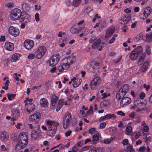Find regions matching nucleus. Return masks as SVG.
Here are the masks:
<instances>
[{"mask_svg": "<svg viewBox=\"0 0 152 152\" xmlns=\"http://www.w3.org/2000/svg\"><path fill=\"white\" fill-rule=\"evenodd\" d=\"M41 115L39 113H36L30 115L29 116V120L31 121H34L35 120L39 119Z\"/></svg>", "mask_w": 152, "mask_h": 152, "instance_id": "dca6fc26", "label": "nucleus"}, {"mask_svg": "<svg viewBox=\"0 0 152 152\" xmlns=\"http://www.w3.org/2000/svg\"><path fill=\"white\" fill-rule=\"evenodd\" d=\"M114 31L113 28H109L107 31L105 37L106 38H108L110 37L113 34Z\"/></svg>", "mask_w": 152, "mask_h": 152, "instance_id": "393cba45", "label": "nucleus"}, {"mask_svg": "<svg viewBox=\"0 0 152 152\" xmlns=\"http://www.w3.org/2000/svg\"><path fill=\"white\" fill-rule=\"evenodd\" d=\"M71 115L69 113L65 114L63 119L62 124L64 129H66L69 124L71 120Z\"/></svg>", "mask_w": 152, "mask_h": 152, "instance_id": "0eeeda50", "label": "nucleus"}, {"mask_svg": "<svg viewBox=\"0 0 152 152\" xmlns=\"http://www.w3.org/2000/svg\"><path fill=\"white\" fill-rule=\"evenodd\" d=\"M137 103L136 104L135 103L133 105H131L130 107V108L131 109H135L137 108Z\"/></svg>", "mask_w": 152, "mask_h": 152, "instance_id": "680f3d73", "label": "nucleus"}, {"mask_svg": "<svg viewBox=\"0 0 152 152\" xmlns=\"http://www.w3.org/2000/svg\"><path fill=\"white\" fill-rule=\"evenodd\" d=\"M143 87L147 91H148L150 88V86L149 85H147L145 84H144L143 85Z\"/></svg>", "mask_w": 152, "mask_h": 152, "instance_id": "603ef678", "label": "nucleus"}, {"mask_svg": "<svg viewBox=\"0 0 152 152\" xmlns=\"http://www.w3.org/2000/svg\"><path fill=\"white\" fill-rule=\"evenodd\" d=\"M35 19L37 22H39L40 20L39 15V13H36L35 15Z\"/></svg>", "mask_w": 152, "mask_h": 152, "instance_id": "c03bdc74", "label": "nucleus"}, {"mask_svg": "<svg viewBox=\"0 0 152 152\" xmlns=\"http://www.w3.org/2000/svg\"><path fill=\"white\" fill-rule=\"evenodd\" d=\"M107 119H114L116 118V116L114 114H108L106 115Z\"/></svg>", "mask_w": 152, "mask_h": 152, "instance_id": "c9c22d12", "label": "nucleus"}, {"mask_svg": "<svg viewBox=\"0 0 152 152\" xmlns=\"http://www.w3.org/2000/svg\"><path fill=\"white\" fill-rule=\"evenodd\" d=\"M100 18V17L99 16L98 14L97 13L96 14L94 17L93 18L92 21L94 22L96 19H99Z\"/></svg>", "mask_w": 152, "mask_h": 152, "instance_id": "49530a36", "label": "nucleus"}, {"mask_svg": "<svg viewBox=\"0 0 152 152\" xmlns=\"http://www.w3.org/2000/svg\"><path fill=\"white\" fill-rule=\"evenodd\" d=\"M96 39V37L94 36L92 37L90 40H89V42L90 43H92Z\"/></svg>", "mask_w": 152, "mask_h": 152, "instance_id": "69168bd1", "label": "nucleus"}, {"mask_svg": "<svg viewBox=\"0 0 152 152\" xmlns=\"http://www.w3.org/2000/svg\"><path fill=\"white\" fill-rule=\"evenodd\" d=\"M81 0H74L73 2V5L75 7L78 6L80 4Z\"/></svg>", "mask_w": 152, "mask_h": 152, "instance_id": "ea45409f", "label": "nucleus"}, {"mask_svg": "<svg viewBox=\"0 0 152 152\" xmlns=\"http://www.w3.org/2000/svg\"><path fill=\"white\" fill-rule=\"evenodd\" d=\"M34 42L32 40L27 39L24 43V47L27 50L31 49L34 46Z\"/></svg>", "mask_w": 152, "mask_h": 152, "instance_id": "9b49d317", "label": "nucleus"}, {"mask_svg": "<svg viewBox=\"0 0 152 152\" xmlns=\"http://www.w3.org/2000/svg\"><path fill=\"white\" fill-rule=\"evenodd\" d=\"M0 137L4 142H6L9 140L8 135L5 132H2L1 133Z\"/></svg>", "mask_w": 152, "mask_h": 152, "instance_id": "aec40b11", "label": "nucleus"}, {"mask_svg": "<svg viewBox=\"0 0 152 152\" xmlns=\"http://www.w3.org/2000/svg\"><path fill=\"white\" fill-rule=\"evenodd\" d=\"M35 108V106L34 104L32 103H29L27 107V110L28 112L30 113L33 111Z\"/></svg>", "mask_w": 152, "mask_h": 152, "instance_id": "cd10ccee", "label": "nucleus"}, {"mask_svg": "<svg viewBox=\"0 0 152 152\" xmlns=\"http://www.w3.org/2000/svg\"><path fill=\"white\" fill-rule=\"evenodd\" d=\"M4 47L7 50L12 51L14 48V45L10 42H7L5 44Z\"/></svg>", "mask_w": 152, "mask_h": 152, "instance_id": "f3484780", "label": "nucleus"}, {"mask_svg": "<svg viewBox=\"0 0 152 152\" xmlns=\"http://www.w3.org/2000/svg\"><path fill=\"white\" fill-rule=\"evenodd\" d=\"M152 11L151 7H146L140 11L139 14V17L141 19H145L150 15Z\"/></svg>", "mask_w": 152, "mask_h": 152, "instance_id": "20e7f679", "label": "nucleus"}, {"mask_svg": "<svg viewBox=\"0 0 152 152\" xmlns=\"http://www.w3.org/2000/svg\"><path fill=\"white\" fill-rule=\"evenodd\" d=\"M21 55L18 53H15L12 55L11 58V61L12 62H15L17 61L20 59Z\"/></svg>", "mask_w": 152, "mask_h": 152, "instance_id": "6ab92c4d", "label": "nucleus"}, {"mask_svg": "<svg viewBox=\"0 0 152 152\" xmlns=\"http://www.w3.org/2000/svg\"><path fill=\"white\" fill-rule=\"evenodd\" d=\"M21 13L20 10L17 8L14 9L11 11L10 18L13 20H17L21 16Z\"/></svg>", "mask_w": 152, "mask_h": 152, "instance_id": "423d86ee", "label": "nucleus"}, {"mask_svg": "<svg viewBox=\"0 0 152 152\" xmlns=\"http://www.w3.org/2000/svg\"><path fill=\"white\" fill-rule=\"evenodd\" d=\"M138 53H136L135 50H133L130 53L129 57L131 60H134L136 59L138 57Z\"/></svg>", "mask_w": 152, "mask_h": 152, "instance_id": "a878e982", "label": "nucleus"}, {"mask_svg": "<svg viewBox=\"0 0 152 152\" xmlns=\"http://www.w3.org/2000/svg\"><path fill=\"white\" fill-rule=\"evenodd\" d=\"M58 56L57 55H53L49 62V65L51 66L56 65L59 61Z\"/></svg>", "mask_w": 152, "mask_h": 152, "instance_id": "9d476101", "label": "nucleus"}, {"mask_svg": "<svg viewBox=\"0 0 152 152\" xmlns=\"http://www.w3.org/2000/svg\"><path fill=\"white\" fill-rule=\"evenodd\" d=\"M28 140L26 134L20 133L18 137L17 143L15 146V149L18 151L24 148L27 144Z\"/></svg>", "mask_w": 152, "mask_h": 152, "instance_id": "7ed1b4c3", "label": "nucleus"}, {"mask_svg": "<svg viewBox=\"0 0 152 152\" xmlns=\"http://www.w3.org/2000/svg\"><path fill=\"white\" fill-rule=\"evenodd\" d=\"M129 141L128 139H124L122 141V143L124 145H125L128 144Z\"/></svg>", "mask_w": 152, "mask_h": 152, "instance_id": "6e6d98bb", "label": "nucleus"}, {"mask_svg": "<svg viewBox=\"0 0 152 152\" xmlns=\"http://www.w3.org/2000/svg\"><path fill=\"white\" fill-rule=\"evenodd\" d=\"M92 48L93 49H96L99 50H102V46L101 45L100 39H99L97 40L93 43L92 45Z\"/></svg>", "mask_w": 152, "mask_h": 152, "instance_id": "ddd939ff", "label": "nucleus"}, {"mask_svg": "<svg viewBox=\"0 0 152 152\" xmlns=\"http://www.w3.org/2000/svg\"><path fill=\"white\" fill-rule=\"evenodd\" d=\"M75 57L73 56H70L63 59L61 61L62 65L59 66L56 68V73L60 74L63 72L64 69H68L71 65L75 62Z\"/></svg>", "mask_w": 152, "mask_h": 152, "instance_id": "f257e3e1", "label": "nucleus"}, {"mask_svg": "<svg viewBox=\"0 0 152 152\" xmlns=\"http://www.w3.org/2000/svg\"><path fill=\"white\" fill-rule=\"evenodd\" d=\"M149 128L148 126H145L143 127V131L145 132H147L148 131Z\"/></svg>", "mask_w": 152, "mask_h": 152, "instance_id": "0e129e2a", "label": "nucleus"}, {"mask_svg": "<svg viewBox=\"0 0 152 152\" xmlns=\"http://www.w3.org/2000/svg\"><path fill=\"white\" fill-rule=\"evenodd\" d=\"M7 95L8 99L9 100H11L15 96V94H8Z\"/></svg>", "mask_w": 152, "mask_h": 152, "instance_id": "8fccbe9b", "label": "nucleus"}, {"mask_svg": "<svg viewBox=\"0 0 152 152\" xmlns=\"http://www.w3.org/2000/svg\"><path fill=\"white\" fill-rule=\"evenodd\" d=\"M117 114L119 115H120L122 116H124L125 115V113H123L121 111H118L117 113Z\"/></svg>", "mask_w": 152, "mask_h": 152, "instance_id": "bf43d9fd", "label": "nucleus"}, {"mask_svg": "<svg viewBox=\"0 0 152 152\" xmlns=\"http://www.w3.org/2000/svg\"><path fill=\"white\" fill-rule=\"evenodd\" d=\"M45 123L49 130L46 132V135L52 137L54 136L56 132V127L59 124L56 122L50 120H47Z\"/></svg>", "mask_w": 152, "mask_h": 152, "instance_id": "f03ea898", "label": "nucleus"}, {"mask_svg": "<svg viewBox=\"0 0 152 152\" xmlns=\"http://www.w3.org/2000/svg\"><path fill=\"white\" fill-rule=\"evenodd\" d=\"M111 140L110 139H105L104 140V142L105 144H109L111 142Z\"/></svg>", "mask_w": 152, "mask_h": 152, "instance_id": "13d9d810", "label": "nucleus"}, {"mask_svg": "<svg viewBox=\"0 0 152 152\" xmlns=\"http://www.w3.org/2000/svg\"><path fill=\"white\" fill-rule=\"evenodd\" d=\"M21 19L24 23H26L30 21L29 15L26 14H24L21 16Z\"/></svg>", "mask_w": 152, "mask_h": 152, "instance_id": "b1692460", "label": "nucleus"}, {"mask_svg": "<svg viewBox=\"0 0 152 152\" xmlns=\"http://www.w3.org/2000/svg\"><path fill=\"white\" fill-rule=\"evenodd\" d=\"M39 103L42 107H46L48 105V100L45 98H42L40 99Z\"/></svg>", "mask_w": 152, "mask_h": 152, "instance_id": "412c9836", "label": "nucleus"}, {"mask_svg": "<svg viewBox=\"0 0 152 152\" xmlns=\"http://www.w3.org/2000/svg\"><path fill=\"white\" fill-rule=\"evenodd\" d=\"M72 81H73L72 82L73 87L74 88H76L81 84L82 80L80 78L74 77L72 78Z\"/></svg>", "mask_w": 152, "mask_h": 152, "instance_id": "4468645a", "label": "nucleus"}, {"mask_svg": "<svg viewBox=\"0 0 152 152\" xmlns=\"http://www.w3.org/2000/svg\"><path fill=\"white\" fill-rule=\"evenodd\" d=\"M34 57L35 58V53L34 54L31 53L28 56V58L29 59H33Z\"/></svg>", "mask_w": 152, "mask_h": 152, "instance_id": "de8ad7c7", "label": "nucleus"}, {"mask_svg": "<svg viewBox=\"0 0 152 152\" xmlns=\"http://www.w3.org/2000/svg\"><path fill=\"white\" fill-rule=\"evenodd\" d=\"M106 123L105 122L101 123L99 125V126L100 128L103 129L106 126Z\"/></svg>", "mask_w": 152, "mask_h": 152, "instance_id": "864d4df0", "label": "nucleus"}, {"mask_svg": "<svg viewBox=\"0 0 152 152\" xmlns=\"http://www.w3.org/2000/svg\"><path fill=\"white\" fill-rule=\"evenodd\" d=\"M152 40V36L150 33L146 36V39L145 40L147 42H150Z\"/></svg>", "mask_w": 152, "mask_h": 152, "instance_id": "4c0bfd02", "label": "nucleus"}, {"mask_svg": "<svg viewBox=\"0 0 152 152\" xmlns=\"http://www.w3.org/2000/svg\"><path fill=\"white\" fill-rule=\"evenodd\" d=\"M8 31L10 35L14 37H17L20 33L19 30L12 26H11L9 27Z\"/></svg>", "mask_w": 152, "mask_h": 152, "instance_id": "1a4fd4ad", "label": "nucleus"}, {"mask_svg": "<svg viewBox=\"0 0 152 152\" xmlns=\"http://www.w3.org/2000/svg\"><path fill=\"white\" fill-rule=\"evenodd\" d=\"M39 133L31 132V138L33 140L37 139L39 137Z\"/></svg>", "mask_w": 152, "mask_h": 152, "instance_id": "473e14b6", "label": "nucleus"}, {"mask_svg": "<svg viewBox=\"0 0 152 152\" xmlns=\"http://www.w3.org/2000/svg\"><path fill=\"white\" fill-rule=\"evenodd\" d=\"M100 134L99 133V134H94L92 137V140L94 142L98 141L99 139V137H100Z\"/></svg>", "mask_w": 152, "mask_h": 152, "instance_id": "72a5a7b5", "label": "nucleus"}, {"mask_svg": "<svg viewBox=\"0 0 152 152\" xmlns=\"http://www.w3.org/2000/svg\"><path fill=\"white\" fill-rule=\"evenodd\" d=\"M31 132L40 134V130L39 126L38 125L34 126L33 129L31 130Z\"/></svg>", "mask_w": 152, "mask_h": 152, "instance_id": "c85d7f7f", "label": "nucleus"}, {"mask_svg": "<svg viewBox=\"0 0 152 152\" xmlns=\"http://www.w3.org/2000/svg\"><path fill=\"white\" fill-rule=\"evenodd\" d=\"M47 50L46 48L44 46H40L35 52V58L40 59L45 54Z\"/></svg>", "mask_w": 152, "mask_h": 152, "instance_id": "39448f33", "label": "nucleus"}, {"mask_svg": "<svg viewBox=\"0 0 152 152\" xmlns=\"http://www.w3.org/2000/svg\"><path fill=\"white\" fill-rule=\"evenodd\" d=\"M6 78H7L6 77H5L3 78V80L4 81V83L5 86H6L7 87V86L8 87L9 83H10V81L8 79L6 80Z\"/></svg>", "mask_w": 152, "mask_h": 152, "instance_id": "a18cd8bd", "label": "nucleus"}, {"mask_svg": "<svg viewBox=\"0 0 152 152\" xmlns=\"http://www.w3.org/2000/svg\"><path fill=\"white\" fill-rule=\"evenodd\" d=\"M119 90L126 94L128 91V85L127 84L124 85Z\"/></svg>", "mask_w": 152, "mask_h": 152, "instance_id": "c756f323", "label": "nucleus"}, {"mask_svg": "<svg viewBox=\"0 0 152 152\" xmlns=\"http://www.w3.org/2000/svg\"><path fill=\"white\" fill-rule=\"evenodd\" d=\"M144 105L143 104L138 101L136 112L138 113L142 111L144 109Z\"/></svg>", "mask_w": 152, "mask_h": 152, "instance_id": "bb28decb", "label": "nucleus"}, {"mask_svg": "<svg viewBox=\"0 0 152 152\" xmlns=\"http://www.w3.org/2000/svg\"><path fill=\"white\" fill-rule=\"evenodd\" d=\"M145 57V53H142L141 55L139 57V58H141L142 59L144 60Z\"/></svg>", "mask_w": 152, "mask_h": 152, "instance_id": "774afa93", "label": "nucleus"}, {"mask_svg": "<svg viewBox=\"0 0 152 152\" xmlns=\"http://www.w3.org/2000/svg\"><path fill=\"white\" fill-rule=\"evenodd\" d=\"M144 60L139 58L137 62V64L139 66H140L142 65L143 62Z\"/></svg>", "mask_w": 152, "mask_h": 152, "instance_id": "3c124183", "label": "nucleus"}, {"mask_svg": "<svg viewBox=\"0 0 152 152\" xmlns=\"http://www.w3.org/2000/svg\"><path fill=\"white\" fill-rule=\"evenodd\" d=\"M134 50H135L136 53H138L139 54L140 53L142 52V48L141 46H139L134 49Z\"/></svg>", "mask_w": 152, "mask_h": 152, "instance_id": "e433bc0d", "label": "nucleus"}, {"mask_svg": "<svg viewBox=\"0 0 152 152\" xmlns=\"http://www.w3.org/2000/svg\"><path fill=\"white\" fill-rule=\"evenodd\" d=\"M102 82L101 79L99 77H96L91 80L90 85V87L92 90L96 88L97 86L99 85Z\"/></svg>", "mask_w": 152, "mask_h": 152, "instance_id": "6e6552de", "label": "nucleus"}, {"mask_svg": "<svg viewBox=\"0 0 152 152\" xmlns=\"http://www.w3.org/2000/svg\"><path fill=\"white\" fill-rule=\"evenodd\" d=\"M126 134L127 135H129L131 132L132 130V128L130 126H128L126 128Z\"/></svg>", "mask_w": 152, "mask_h": 152, "instance_id": "58836bf2", "label": "nucleus"}, {"mask_svg": "<svg viewBox=\"0 0 152 152\" xmlns=\"http://www.w3.org/2000/svg\"><path fill=\"white\" fill-rule=\"evenodd\" d=\"M57 96L56 95H53L52 96L51 104L52 106H54L55 105L57 101Z\"/></svg>", "mask_w": 152, "mask_h": 152, "instance_id": "2f4dec72", "label": "nucleus"}, {"mask_svg": "<svg viewBox=\"0 0 152 152\" xmlns=\"http://www.w3.org/2000/svg\"><path fill=\"white\" fill-rule=\"evenodd\" d=\"M89 30L86 28H82V32L84 34L86 35L89 33Z\"/></svg>", "mask_w": 152, "mask_h": 152, "instance_id": "37998d69", "label": "nucleus"}, {"mask_svg": "<svg viewBox=\"0 0 152 152\" xmlns=\"http://www.w3.org/2000/svg\"><path fill=\"white\" fill-rule=\"evenodd\" d=\"M146 148L145 146L140 147L139 148V151L141 152H145Z\"/></svg>", "mask_w": 152, "mask_h": 152, "instance_id": "4d7b16f0", "label": "nucleus"}, {"mask_svg": "<svg viewBox=\"0 0 152 152\" xmlns=\"http://www.w3.org/2000/svg\"><path fill=\"white\" fill-rule=\"evenodd\" d=\"M71 33L73 34H77V31H76V29L74 27H72L71 29Z\"/></svg>", "mask_w": 152, "mask_h": 152, "instance_id": "052dcab7", "label": "nucleus"}, {"mask_svg": "<svg viewBox=\"0 0 152 152\" xmlns=\"http://www.w3.org/2000/svg\"><path fill=\"white\" fill-rule=\"evenodd\" d=\"M149 66V62L147 61H146L144 62L140 69V70L142 72H145L148 69Z\"/></svg>", "mask_w": 152, "mask_h": 152, "instance_id": "a211bd4d", "label": "nucleus"}, {"mask_svg": "<svg viewBox=\"0 0 152 152\" xmlns=\"http://www.w3.org/2000/svg\"><path fill=\"white\" fill-rule=\"evenodd\" d=\"M130 19V17L126 16L122 18L121 19L119 20L118 22L121 25H124L128 22Z\"/></svg>", "mask_w": 152, "mask_h": 152, "instance_id": "5701e85b", "label": "nucleus"}, {"mask_svg": "<svg viewBox=\"0 0 152 152\" xmlns=\"http://www.w3.org/2000/svg\"><path fill=\"white\" fill-rule=\"evenodd\" d=\"M72 132V131L71 130L68 131L67 132H66L65 133V135L66 137H68V136H69L70 135L71 133Z\"/></svg>", "mask_w": 152, "mask_h": 152, "instance_id": "338daca9", "label": "nucleus"}, {"mask_svg": "<svg viewBox=\"0 0 152 152\" xmlns=\"http://www.w3.org/2000/svg\"><path fill=\"white\" fill-rule=\"evenodd\" d=\"M101 65V63L96 61H92L90 64V66L93 69L96 70L100 68Z\"/></svg>", "mask_w": 152, "mask_h": 152, "instance_id": "4be33fe9", "label": "nucleus"}, {"mask_svg": "<svg viewBox=\"0 0 152 152\" xmlns=\"http://www.w3.org/2000/svg\"><path fill=\"white\" fill-rule=\"evenodd\" d=\"M32 99H29V98H27L25 100L24 102H25V105H26L28 104L29 103H31V102L32 101Z\"/></svg>", "mask_w": 152, "mask_h": 152, "instance_id": "09e8293b", "label": "nucleus"}, {"mask_svg": "<svg viewBox=\"0 0 152 152\" xmlns=\"http://www.w3.org/2000/svg\"><path fill=\"white\" fill-rule=\"evenodd\" d=\"M131 102V100L129 97L125 96L122 98L120 103V105L121 107H123L125 105L130 104Z\"/></svg>", "mask_w": 152, "mask_h": 152, "instance_id": "f8f14e48", "label": "nucleus"}, {"mask_svg": "<svg viewBox=\"0 0 152 152\" xmlns=\"http://www.w3.org/2000/svg\"><path fill=\"white\" fill-rule=\"evenodd\" d=\"M88 132L90 134H99V132L96 130V128L95 127L92 128L88 130Z\"/></svg>", "mask_w": 152, "mask_h": 152, "instance_id": "f704fd0d", "label": "nucleus"}, {"mask_svg": "<svg viewBox=\"0 0 152 152\" xmlns=\"http://www.w3.org/2000/svg\"><path fill=\"white\" fill-rule=\"evenodd\" d=\"M0 150L1 151H6L8 149L4 145H2L0 146Z\"/></svg>", "mask_w": 152, "mask_h": 152, "instance_id": "79ce46f5", "label": "nucleus"}, {"mask_svg": "<svg viewBox=\"0 0 152 152\" xmlns=\"http://www.w3.org/2000/svg\"><path fill=\"white\" fill-rule=\"evenodd\" d=\"M69 104L67 101H65L63 99H60L58 101V104L57 107L56 111H59L64 104L66 105Z\"/></svg>", "mask_w": 152, "mask_h": 152, "instance_id": "2eb2a0df", "label": "nucleus"}, {"mask_svg": "<svg viewBox=\"0 0 152 152\" xmlns=\"http://www.w3.org/2000/svg\"><path fill=\"white\" fill-rule=\"evenodd\" d=\"M122 92L120 90H119L118 93L116 95V97L118 100H120L126 94Z\"/></svg>", "mask_w": 152, "mask_h": 152, "instance_id": "7c9ffc66", "label": "nucleus"}, {"mask_svg": "<svg viewBox=\"0 0 152 152\" xmlns=\"http://www.w3.org/2000/svg\"><path fill=\"white\" fill-rule=\"evenodd\" d=\"M145 96V93H143V92H141L140 95V98L141 99H143L144 98Z\"/></svg>", "mask_w": 152, "mask_h": 152, "instance_id": "5fc2aeb1", "label": "nucleus"}, {"mask_svg": "<svg viewBox=\"0 0 152 152\" xmlns=\"http://www.w3.org/2000/svg\"><path fill=\"white\" fill-rule=\"evenodd\" d=\"M56 67H54L52 68L50 70V72L51 73H53L55 72L56 73Z\"/></svg>", "mask_w": 152, "mask_h": 152, "instance_id": "e2e57ef3", "label": "nucleus"}, {"mask_svg": "<svg viewBox=\"0 0 152 152\" xmlns=\"http://www.w3.org/2000/svg\"><path fill=\"white\" fill-rule=\"evenodd\" d=\"M145 51L148 55H150L151 53V49L150 47L148 46H147L145 47Z\"/></svg>", "mask_w": 152, "mask_h": 152, "instance_id": "a19ab883", "label": "nucleus"}]
</instances>
